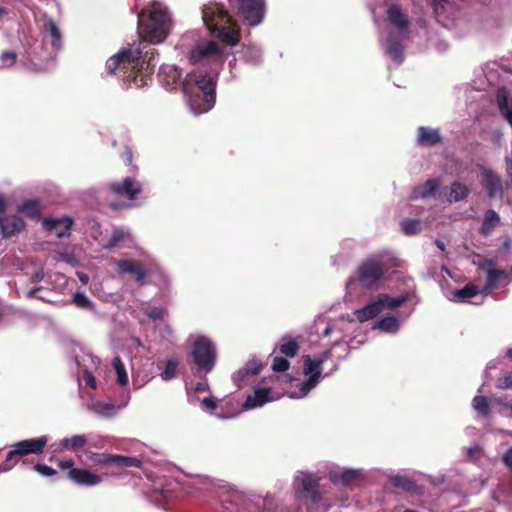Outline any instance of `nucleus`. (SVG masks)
<instances>
[{"instance_id":"nucleus-1","label":"nucleus","mask_w":512,"mask_h":512,"mask_svg":"<svg viewBox=\"0 0 512 512\" xmlns=\"http://www.w3.org/2000/svg\"><path fill=\"white\" fill-rule=\"evenodd\" d=\"M139 34L142 40L129 48L123 49L106 62L108 75L119 74L128 87L141 88L147 84L155 64V49L151 44L164 41L170 28L168 13L162 9L142 11L138 19Z\"/></svg>"},{"instance_id":"nucleus-2","label":"nucleus","mask_w":512,"mask_h":512,"mask_svg":"<svg viewBox=\"0 0 512 512\" xmlns=\"http://www.w3.org/2000/svg\"><path fill=\"white\" fill-rule=\"evenodd\" d=\"M216 81V76L204 70H194L186 75L181 90L194 113L207 112L214 106Z\"/></svg>"},{"instance_id":"nucleus-3","label":"nucleus","mask_w":512,"mask_h":512,"mask_svg":"<svg viewBox=\"0 0 512 512\" xmlns=\"http://www.w3.org/2000/svg\"><path fill=\"white\" fill-rule=\"evenodd\" d=\"M389 23L387 36L382 42L385 53L397 64L404 60L405 43L410 37V20L407 13L398 4H391L386 11Z\"/></svg>"},{"instance_id":"nucleus-4","label":"nucleus","mask_w":512,"mask_h":512,"mask_svg":"<svg viewBox=\"0 0 512 512\" xmlns=\"http://www.w3.org/2000/svg\"><path fill=\"white\" fill-rule=\"evenodd\" d=\"M202 19L206 27L223 43L235 46L240 41V32L232 16L219 3L210 2L202 9Z\"/></svg>"},{"instance_id":"nucleus-5","label":"nucleus","mask_w":512,"mask_h":512,"mask_svg":"<svg viewBox=\"0 0 512 512\" xmlns=\"http://www.w3.org/2000/svg\"><path fill=\"white\" fill-rule=\"evenodd\" d=\"M107 191L118 201L111 202L109 207L113 210H124L138 207L136 202L143 191L140 181L134 177H125L122 181H114L107 184Z\"/></svg>"},{"instance_id":"nucleus-6","label":"nucleus","mask_w":512,"mask_h":512,"mask_svg":"<svg viewBox=\"0 0 512 512\" xmlns=\"http://www.w3.org/2000/svg\"><path fill=\"white\" fill-rule=\"evenodd\" d=\"M48 443L47 436L25 439L14 443L5 460L0 464V472L10 471L23 457L30 454L40 455Z\"/></svg>"},{"instance_id":"nucleus-7","label":"nucleus","mask_w":512,"mask_h":512,"mask_svg":"<svg viewBox=\"0 0 512 512\" xmlns=\"http://www.w3.org/2000/svg\"><path fill=\"white\" fill-rule=\"evenodd\" d=\"M406 299L404 296L393 298L388 294H379L375 300L355 310L353 314L360 323H364L374 319L386 310H392L401 306Z\"/></svg>"},{"instance_id":"nucleus-8","label":"nucleus","mask_w":512,"mask_h":512,"mask_svg":"<svg viewBox=\"0 0 512 512\" xmlns=\"http://www.w3.org/2000/svg\"><path fill=\"white\" fill-rule=\"evenodd\" d=\"M193 361L199 371L210 372L216 363L217 351L215 345L206 337L197 338L192 345Z\"/></svg>"},{"instance_id":"nucleus-9","label":"nucleus","mask_w":512,"mask_h":512,"mask_svg":"<svg viewBox=\"0 0 512 512\" xmlns=\"http://www.w3.org/2000/svg\"><path fill=\"white\" fill-rule=\"evenodd\" d=\"M479 270L486 274V284L481 288V295L488 296L491 291L498 289L510 282L509 274L504 269L496 268L492 259H484L477 263Z\"/></svg>"},{"instance_id":"nucleus-10","label":"nucleus","mask_w":512,"mask_h":512,"mask_svg":"<svg viewBox=\"0 0 512 512\" xmlns=\"http://www.w3.org/2000/svg\"><path fill=\"white\" fill-rule=\"evenodd\" d=\"M357 274L360 285L363 288L371 289L383 278L385 268L380 261L368 259L359 266Z\"/></svg>"},{"instance_id":"nucleus-11","label":"nucleus","mask_w":512,"mask_h":512,"mask_svg":"<svg viewBox=\"0 0 512 512\" xmlns=\"http://www.w3.org/2000/svg\"><path fill=\"white\" fill-rule=\"evenodd\" d=\"M230 5H237L238 13L251 26L258 25L264 17L263 0H228Z\"/></svg>"},{"instance_id":"nucleus-12","label":"nucleus","mask_w":512,"mask_h":512,"mask_svg":"<svg viewBox=\"0 0 512 512\" xmlns=\"http://www.w3.org/2000/svg\"><path fill=\"white\" fill-rule=\"evenodd\" d=\"M90 459L95 464L99 465H114L119 468L123 467H136L139 468L142 464L141 460L137 457L123 456L108 453H92Z\"/></svg>"},{"instance_id":"nucleus-13","label":"nucleus","mask_w":512,"mask_h":512,"mask_svg":"<svg viewBox=\"0 0 512 512\" xmlns=\"http://www.w3.org/2000/svg\"><path fill=\"white\" fill-rule=\"evenodd\" d=\"M481 185L491 199H501L504 195L501 178L491 169L480 166Z\"/></svg>"},{"instance_id":"nucleus-14","label":"nucleus","mask_w":512,"mask_h":512,"mask_svg":"<svg viewBox=\"0 0 512 512\" xmlns=\"http://www.w3.org/2000/svg\"><path fill=\"white\" fill-rule=\"evenodd\" d=\"M223 52L219 45L214 41H208L204 44L197 45L191 50L189 59L191 63L197 64L209 57L222 58Z\"/></svg>"},{"instance_id":"nucleus-15","label":"nucleus","mask_w":512,"mask_h":512,"mask_svg":"<svg viewBox=\"0 0 512 512\" xmlns=\"http://www.w3.org/2000/svg\"><path fill=\"white\" fill-rule=\"evenodd\" d=\"M67 478L76 485L87 487L96 486L102 481L100 475L83 468L69 470Z\"/></svg>"},{"instance_id":"nucleus-16","label":"nucleus","mask_w":512,"mask_h":512,"mask_svg":"<svg viewBox=\"0 0 512 512\" xmlns=\"http://www.w3.org/2000/svg\"><path fill=\"white\" fill-rule=\"evenodd\" d=\"M319 481L318 477H314L311 474H305L301 479V487L302 491L306 493V497H308L312 504L318 505L322 500V495L319 491Z\"/></svg>"},{"instance_id":"nucleus-17","label":"nucleus","mask_w":512,"mask_h":512,"mask_svg":"<svg viewBox=\"0 0 512 512\" xmlns=\"http://www.w3.org/2000/svg\"><path fill=\"white\" fill-rule=\"evenodd\" d=\"M0 229L2 236L9 238L23 231L25 229V222L16 215L1 217Z\"/></svg>"},{"instance_id":"nucleus-18","label":"nucleus","mask_w":512,"mask_h":512,"mask_svg":"<svg viewBox=\"0 0 512 512\" xmlns=\"http://www.w3.org/2000/svg\"><path fill=\"white\" fill-rule=\"evenodd\" d=\"M42 223L46 230L55 231L58 238H63L70 235L73 221L69 217L59 219L44 218Z\"/></svg>"},{"instance_id":"nucleus-19","label":"nucleus","mask_w":512,"mask_h":512,"mask_svg":"<svg viewBox=\"0 0 512 512\" xmlns=\"http://www.w3.org/2000/svg\"><path fill=\"white\" fill-rule=\"evenodd\" d=\"M117 267L122 273L133 274L136 277V281L139 285L145 284L146 270L139 261L121 259L117 262Z\"/></svg>"},{"instance_id":"nucleus-20","label":"nucleus","mask_w":512,"mask_h":512,"mask_svg":"<svg viewBox=\"0 0 512 512\" xmlns=\"http://www.w3.org/2000/svg\"><path fill=\"white\" fill-rule=\"evenodd\" d=\"M496 102L500 114L512 128V96L506 88H499L497 90Z\"/></svg>"},{"instance_id":"nucleus-21","label":"nucleus","mask_w":512,"mask_h":512,"mask_svg":"<svg viewBox=\"0 0 512 512\" xmlns=\"http://www.w3.org/2000/svg\"><path fill=\"white\" fill-rule=\"evenodd\" d=\"M159 81L166 87H175L181 78V71L175 65L162 64L158 72Z\"/></svg>"},{"instance_id":"nucleus-22","label":"nucleus","mask_w":512,"mask_h":512,"mask_svg":"<svg viewBox=\"0 0 512 512\" xmlns=\"http://www.w3.org/2000/svg\"><path fill=\"white\" fill-rule=\"evenodd\" d=\"M273 400L271 396V389L269 388H256L254 392L247 396L243 407L245 409H252L263 406L265 403Z\"/></svg>"},{"instance_id":"nucleus-23","label":"nucleus","mask_w":512,"mask_h":512,"mask_svg":"<svg viewBox=\"0 0 512 512\" xmlns=\"http://www.w3.org/2000/svg\"><path fill=\"white\" fill-rule=\"evenodd\" d=\"M479 294L481 289L473 283H468L463 288L452 291L448 298L454 302L465 303Z\"/></svg>"},{"instance_id":"nucleus-24","label":"nucleus","mask_w":512,"mask_h":512,"mask_svg":"<svg viewBox=\"0 0 512 512\" xmlns=\"http://www.w3.org/2000/svg\"><path fill=\"white\" fill-rule=\"evenodd\" d=\"M442 137L438 129H432L429 127L418 128V143L426 146H433L440 143Z\"/></svg>"},{"instance_id":"nucleus-25","label":"nucleus","mask_w":512,"mask_h":512,"mask_svg":"<svg viewBox=\"0 0 512 512\" xmlns=\"http://www.w3.org/2000/svg\"><path fill=\"white\" fill-rule=\"evenodd\" d=\"M44 30L50 38V43L54 51L58 52L62 49V34L53 19H49L45 25Z\"/></svg>"},{"instance_id":"nucleus-26","label":"nucleus","mask_w":512,"mask_h":512,"mask_svg":"<svg viewBox=\"0 0 512 512\" xmlns=\"http://www.w3.org/2000/svg\"><path fill=\"white\" fill-rule=\"evenodd\" d=\"M300 350V342L296 338L285 335L281 338L279 344V351L286 357H295Z\"/></svg>"},{"instance_id":"nucleus-27","label":"nucleus","mask_w":512,"mask_h":512,"mask_svg":"<svg viewBox=\"0 0 512 512\" xmlns=\"http://www.w3.org/2000/svg\"><path fill=\"white\" fill-rule=\"evenodd\" d=\"M471 190L470 188L461 182L455 181L450 185L449 189V202H459L468 197Z\"/></svg>"},{"instance_id":"nucleus-28","label":"nucleus","mask_w":512,"mask_h":512,"mask_svg":"<svg viewBox=\"0 0 512 512\" xmlns=\"http://www.w3.org/2000/svg\"><path fill=\"white\" fill-rule=\"evenodd\" d=\"M18 212L23 213L26 217L38 221L40 219V205L37 200H25L18 206Z\"/></svg>"},{"instance_id":"nucleus-29","label":"nucleus","mask_w":512,"mask_h":512,"mask_svg":"<svg viewBox=\"0 0 512 512\" xmlns=\"http://www.w3.org/2000/svg\"><path fill=\"white\" fill-rule=\"evenodd\" d=\"M88 443L85 435H74L70 438H63L60 440L59 445L66 450L77 451L82 449Z\"/></svg>"},{"instance_id":"nucleus-30","label":"nucleus","mask_w":512,"mask_h":512,"mask_svg":"<svg viewBox=\"0 0 512 512\" xmlns=\"http://www.w3.org/2000/svg\"><path fill=\"white\" fill-rule=\"evenodd\" d=\"M360 478V473L356 470H346L341 474H330V480L334 484L341 483L345 486L352 484Z\"/></svg>"},{"instance_id":"nucleus-31","label":"nucleus","mask_w":512,"mask_h":512,"mask_svg":"<svg viewBox=\"0 0 512 512\" xmlns=\"http://www.w3.org/2000/svg\"><path fill=\"white\" fill-rule=\"evenodd\" d=\"M500 217L497 212L489 209L485 215L481 225V233L489 234L493 228L499 223Z\"/></svg>"},{"instance_id":"nucleus-32","label":"nucleus","mask_w":512,"mask_h":512,"mask_svg":"<svg viewBox=\"0 0 512 512\" xmlns=\"http://www.w3.org/2000/svg\"><path fill=\"white\" fill-rule=\"evenodd\" d=\"M304 359V374L312 375L313 373H319L321 376V366L324 362V358L312 359L309 355L303 357Z\"/></svg>"},{"instance_id":"nucleus-33","label":"nucleus","mask_w":512,"mask_h":512,"mask_svg":"<svg viewBox=\"0 0 512 512\" xmlns=\"http://www.w3.org/2000/svg\"><path fill=\"white\" fill-rule=\"evenodd\" d=\"M398 326L399 321L394 316H385L376 324V328L385 332H395L398 329Z\"/></svg>"},{"instance_id":"nucleus-34","label":"nucleus","mask_w":512,"mask_h":512,"mask_svg":"<svg viewBox=\"0 0 512 512\" xmlns=\"http://www.w3.org/2000/svg\"><path fill=\"white\" fill-rule=\"evenodd\" d=\"M113 367L115 369V372L117 374V382L119 385L121 386H125L128 384V375L126 373V370H125V366L122 362V360L120 359V357L116 356L114 359H113Z\"/></svg>"},{"instance_id":"nucleus-35","label":"nucleus","mask_w":512,"mask_h":512,"mask_svg":"<svg viewBox=\"0 0 512 512\" xmlns=\"http://www.w3.org/2000/svg\"><path fill=\"white\" fill-rule=\"evenodd\" d=\"M390 482L393 486H395L397 488H401L405 491H411L414 488V482L404 476H399V475L391 476Z\"/></svg>"},{"instance_id":"nucleus-36","label":"nucleus","mask_w":512,"mask_h":512,"mask_svg":"<svg viewBox=\"0 0 512 512\" xmlns=\"http://www.w3.org/2000/svg\"><path fill=\"white\" fill-rule=\"evenodd\" d=\"M128 233H126L123 229H115L108 240L106 245L107 248L112 249L117 247L122 241H124L128 237Z\"/></svg>"},{"instance_id":"nucleus-37","label":"nucleus","mask_w":512,"mask_h":512,"mask_svg":"<svg viewBox=\"0 0 512 512\" xmlns=\"http://www.w3.org/2000/svg\"><path fill=\"white\" fill-rule=\"evenodd\" d=\"M472 406L475 411L482 415H488L490 412L488 400L484 396H475L472 401Z\"/></svg>"},{"instance_id":"nucleus-38","label":"nucleus","mask_w":512,"mask_h":512,"mask_svg":"<svg viewBox=\"0 0 512 512\" xmlns=\"http://www.w3.org/2000/svg\"><path fill=\"white\" fill-rule=\"evenodd\" d=\"M177 368H178V361H176L174 359H168L166 361L164 370L161 372L162 379L168 381V380H171L172 378H174L176 375V372H177Z\"/></svg>"},{"instance_id":"nucleus-39","label":"nucleus","mask_w":512,"mask_h":512,"mask_svg":"<svg viewBox=\"0 0 512 512\" xmlns=\"http://www.w3.org/2000/svg\"><path fill=\"white\" fill-rule=\"evenodd\" d=\"M437 18L441 17L444 12L452 6L450 0H429Z\"/></svg>"},{"instance_id":"nucleus-40","label":"nucleus","mask_w":512,"mask_h":512,"mask_svg":"<svg viewBox=\"0 0 512 512\" xmlns=\"http://www.w3.org/2000/svg\"><path fill=\"white\" fill-rule=\"evenodd\" d=\"M319 379V373L309 375V378L300 384V392L302 395H306L310 390H312L318 384Z\"/></svg>"},{"instance_id":"nucleus-41","label":"nucleus","mask_w":512,"mask_h":512,"mask_svg":"<svg viewBox=\"0 0 512 512\" xmlns=\"http://www.w3.org/2000/svg\"><path fill=\"white\" fill-rule=\"evenodd\" d=\"M440 183L437 179H430L428 180L422 187L420 194L421 197H428L435 193V191L438 189Z\"/></svg>"},{"instance_id":"nucleus-42","label":"nucleus","mask_w":512,"mask_h":512,"mask_svg":"<svg viewBox=\"0 0 512 512\" xmlns=\"http://www.w3.org/2000/svg\"><path fill=\"white\" fill-rule=\"evenodd\" d=\"M290 368L289 361L281 356H276L273 358L272 362V370L275 372H285Z\"/></svg>"},{"instance_id":"nucleus-43","label":"nucleus","mask_w":512,"mask_h":512,"mask_svg":"<svg viewBox=\"0 0 512 512\" xmlns=\"http://www.w3.org/2000/svg\"><path fill=\"white\" fill-rule=\"evenodd\" d=\"M145 314L152 320H162L166 314L165 308L152 306L145 310Z\"/></svg>"},{"instance_id":"nucleus-44","label":"nucleus","mask_w":512,"mask_h":512,"mask_svg":"<svg viewBox=\"0 0 512 512\" xmlns=\"http://www.w3.org/2000/svg\"><path fill=\"white\" fill-rule=\"evenodd\" d=\"M73 302L80 308H90L92 306L91 301L82 292H77L74 294Z\"/></svg>"},{"instance_id":"nucleus-45","label":"nucleus","mask_w":512,"mask_h":512,"mask_svg":"<svg viewBox=\"0 0 512 512\" xmlns=\"http://www.w3.org/2000/svg\"><path fill=\"white\" fill-rule=\"evenodd\" d=\"M261 368H262V364L260 362H258V360H256V359L249 360L244 367L245 374L257 375L261 371Z\"/></svg>"},{"instance_id":"nucleus-46","label":"nucleus","mask_w":512,"mask_h":512,"mask_svg":"<svg viewBox=\"0 0 512 512\" xmlns=\"http://www.w3.org/2000/svg\"><path fill=\"white\" fill-rule=\"evenodd\" d=\"M401 229L404 234L412 236L416 234V219H407L401 223Z\"/></svg>"},{"instance_id":"nucleus-47","label":"nucleus","mask_w":512,"mask_h":512,"mask_svg":"<svg viewBox=\"0 0 512 512\" xmlns=\"http://www.w3.org/2000/svg\"><path fill=\"white\" fill-rule=\"evenodd\" d=\"M466 457L469 460H476L481 455V448L479 445L475 444L470 447L465 448Z\"/></svg>"},{"instance_id":"nucleus-48","label":"nucleus","mask_w":512,"mask_h":512,"mask_svg":"<svg viewBox=\"0 0 512 512\" xmlns=\"http://www.w3.org/2000/svg\"><path fill=\"white\" fill-rule=\"evenodd\" d=\"M34 470L37 471L39 474H41L42 476H53L57 473V471L55 469H53L52 467H49L45 464H36L34 466Z\"/></svg>"},{"instance_id":"nucleus-49","label":"nucleus","mask_w":512,"mask_h":512,"mask_svg":"<svg viewBox=\"0 0 512 512\" xmlns=\"http://www.w3.org/2000/svg\"><path fill=\"white\" fill-rule=\"evenodd\" d=\"M496 387L501 390L512 388V373H509L498 379L496 382Z\"/></svg>"},{"instance_id":"nucleus-50","label":"nucleus","mask_w":512,"mask_h":512,"mask_svg":"<svg viewBox=\"0 0 512 512\" xmlns=\"http://www.w3.org/2000/svg\"><path fill=\"white\" fill-rule=\"evenodd\" d=\"M1 60L7 66H12L17 60V54L13 51H4L1 54Z\"/></svg>"},{"instance_id":"nucleus-51","label":"nucleus","mask_w":512,"mask_h":512,"mask_svg":"<svg viewBox=\"0 0 512 512\" xmlns=\"http://www.w3.org/2000/svg\"><path fill=\"white\" fill-rule=\"evenodd\" d=\"M121 158L124 161L125 165L130 166L132 164L133 153L128 146H125L124 151L121 154Z\"/></svg>"},{"instance_id":"nucleus-52","label":"nucleus","mask_w":512,"mask_h":512,"mask_svg":"<svg viewBox=\"0 0 512 512\" xmlns=\"http://www.w3.org/2000/svg\"><path fill=\"white\" fill-rule=\"evenodd\" d=\"M248 374H245V369H240L237 373L234 374L233 376V379L236 383V385L241 388L242 387V382L244 381L245 377L247 376Z\"/></svg>"},{"instance_id":"nucleus-53","label":"nucleus","mask_w":512,"mask_h":512,"mask_svg":"<svg viewBox=\"0 0 512 512\" xmlns=\"http://www.w3.org/2000/svg\"><path fill=\"white\" fill-rule=\"evenodd\" d=\"M202 405H203L206 409H208V410H210V411H213V410H215V409L217 408V403H216L215 399H214V398H212V397L204 398V399L202 400Z\"/></svg>"},{"instance_id":"nucleus-54","label":"nucleus","mask_w":512,"mask_h":512,"mask_svg":"<svg viewBox=\"0 0 512 512\" xmlns=\"http://www.w3.org/2000/svg\"><path fill=\"white\" fill-rule=\"evenodd\" d=\"M58 467L60 469H62V470L68 469V471L71 470V469H76L74 467V460L73 459L59 461L58 462Z\"/></svg>"},{"instance_id":"nucleus-55","label":"nucleus","mask_w":512,"mask_h":512,"mask_svg":"<svg viewBox=\"0 0 512 512\" xmlns=\"http://www.w3.org/2000/svg\"><path fill=\"white\" fill-rule=\"evenodd\" d=\"M503 462L506 466L512 469V446L507 449L503 455Z\"/></svg>"},{"instance_id":"nucleus-56","label":"nucleus","mask_w":512,"mask_h":512,"mask_svg":"<svg viewBox=\"0 0 512 512\" xmlns=\"http://www.w3.org/2000/svg\"><path fill=\"white\" fill-rule=\"evenodd\" d=\"M426 481H430L429 476H427V475H421V477L418 476V488H417L418 496L424 493L422 491V486Z\"/></svg>"},{"instance_id":"nucleus-57","label":"nucleus","mask_w":512,"mask_h":512,"mask_svg":"<svg viewBox=\"0 0 512 512\" xmlns=\"http://www.w3.org/2000/svg\"><path fill=\"white\" fill-rule=\"evenodd\" d=\"M44 278V271L42 269L36 271L31 276V282L36 283L42 281Z\"/></svg>"},{"instance_id":"nucleus-58","label":"nucleus","mask_w":512,"mask_h":512,"mask_svg":"<svg viewBox=\"0 0 512 512\" xmlns=\"http://www.w3.org/2000/svg\"><path fill=\"white\" fill-rule=\"evenodd\" d=\"M505 164H506L507 175L512 180V157L511 156H506L505 157Z\"/></svg>"},{"instance_id":"nucleus-59","label":"nucleus","mask_w":512,"mask_h":512,"mask_svg":"<svg viewBox=\"0 0 512 512\" xmlns=\"http://www.w3.org/2000/svg\"><path fill=\"white\" fill-rule=\"evenodd\" d=\"M208 388V384L204 382H197L194 386L195 392L206 391Z\"/></svg>"},{"instance_id":"nucleus-60","label":"nucleus","mask_w":512,"mask_h":512,"mask_svg":"<svg viewBox=\"0 0 512 512\" xmlns=\"http://www.w3.org/2000/svg\"><path fill=\"white\" fill-rule=\"evenodd\" d=\"M42 289V287H34L32 289H30L28 292H27V298H38L37 296V293Z\"/></svg>"},{"instance_id":"nucleus-61","label":"nucleus","mask_w":512,"mask_h":512,"mask_svg":"<svg viewBox=\"0 0 512 512\" xmlns=\"http://www.w3.org/2000/svg\"><path fill=\"white\" fill-rule=\"evenodd\" d=\"M85 380H86V383H87L89 386H91V387L95 388V378H94V376H93L91 373H87V374H86V378H85Z\"/></svg>"},{"instance_id":"nucleus-62","label":"nucleus","mask_w":512,"mask_h":512,"mask_svg":"<svg viewBox=\"0 0 512 512\" xmlns=\"http://www.w3.org/2000/svg\"><path fill=\"white\" fill-rule=\"evenodd\" d=\"M7 202L5 198L0 194V215L6 211Z\"/></svg>"},{"instance_id":"nucleus-63","label":"nucleus","mask_w":512,"mask_h":512,"mask_svg":"<svg viewBox=\"0 0 512 512\" xmlns=\"http://www.w3.org/2000/svg\"><path fill=\"white\" fill-rule=\"evenodd\" d=\"M78 275V278L79 280L83 283V284H87L88 281H89V277L87 274L83 273V272H78L77 273Z\"/></svg>"},{"instance_id":"nucleus-64","label":"nucleus","mask_w":512,"mask_h":512,"mask_svg":"<svg viewBox=\"0 0 512 512\" xmlns=\"http://www.w3.org/2000/svg\"><path fill=\"white\" fill-rule=\"evenodd\" d=\"M496 366H497V361H495V360H494V361H490V362L487 364L486 371H485V372H486V376H487V377H488V373H489V371H490L491 369L496 368Z\"/></svg>"}]
</instances>
